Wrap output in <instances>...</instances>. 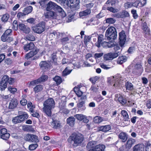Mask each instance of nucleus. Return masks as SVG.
Instances as JSON below:
<instances>
[{"mask_svg":"<svg viewBox=\"0 0 151 151\" xmlns=\"http://www.w3.org/2000/svg\"><path fill=\"white\" fill-rule=\"evenodd\" d=\"M55 102L52 98H49L47 99L43 103L44 107L42 108L43 111L49 117L52 115L51 110L54 108Z\"/></svg>","mask_w":151,"mask_h":151,"instance_id":"nucleus-1","label":"nucleus"},{"mask_svg":"<svg viewBox=\"0 0 151 151\" xmlns=\"http://www.w3.org/2000/svg\"><path fill=\"white\" fill-rule=\"evenodd\" d=\"M83 140V137L80 134H72L68 139V142L71 143L74 147L80 145Z\"/></svg>","mask_w":151,"mask_h":151,"instance_id":"nucleus-2","label":"nucleus"},{"mask_svg":"<svg viewBox=\"0 0 151 151\" xmlns=\"http://www.w3.org/2000/svg\"><path fill=\"white\" fill-rule=\"evenodd\" d=\"M52 9L56 10L59 16H60L62 17H65L66 16L65 13L60 6H58L55 3L50 1L47 4L46 9L47 11H50Z\"/></svg>","mask_w":151,"mask_h":151,"instance_id":"nucleus-3","label":"nucleus"},{"mask_svg":"<svg viewBox=\"0 0 151 151\" xmlns=\"http://www.w3.org/2000/svg\"><path fill=\"white\" fill-rule=\"evenodd\" d=\"M105 36L108 40L112 41L116 39L117 37L116 29L113 27H109L106 32Z\"/></svg>","mask_w":151,"mask_h":151,"instance_id":"nucleus-4","label":"nucleus"},{"mask_svg":"<svg viewBox=\"0 0 151 151\" xmlns=\"http://www.w3.org/2000/svg\"><path fill=\"white\" fill-rule=\"evenodd\" d=\"M45 28V23L43 22H40L32 27V30L35 33L41 34L43 32Z\"/></svg>","mask_w":151,"mask_h":151,"instance_id":"nucleus-5","label":"nucleus"},{"mask_svg":"<svg viewBox=\"0 0 151 151\" xmlns=\"http://www.w3.org/2000/svg\"><path fill=\"white\" fill-rule=\"evenodd\" d=\"M28 117V114L25 112H22V114L14 118L12 120L13 122L15 124L22 122L27 119Z\"/></svg>","mask_w":151,"mask_h":151,"instance_id":"nucleus-6","label":"nucleus"},{"mask_svg":"<svg viewBox=\"0 0 151 151\" xmlns=\"http://www.w3.org/2000/svg\"><path fill=\"white\" fill-rule=\"evenodd\" d=\"M80 3L79 0H67L66 4L72 10L78 9Z\"/></svg>","mask_w":151,"mask_h":151,"instance_id":"nucleus-7","label":"nucleus"},{"mask_svg":"<svg viewBox=\"0 0 151 151\" xmlns=\"http://www.w3.org/2000/svg\"><path fill=\"white\" fill-rule=\"evenodd\" d=\"M10 134L7 132L6 129L4 127L0 126V138L4 140H7L9 137Z\"/></svg>","mask_w":151,"mask_h":151,"instance_id":"nucleus-8","label":"nucleus"},{"mask_svg":"<svg viewBox=\"0 0 151 151\" xmlns=\"http://www.w3.org/2000/svg\"><path fill=\"white\" fill-rule=\"evenodd\" d=\"M57 12H55L52 11H47L44 12V16L46 19L48 20L53 19H57L58 16Z\"/></svg>","mask_w":151,"mask_h":151,"instance_id":"nucleus-9","label":"nucleus"},{"mask_svg":"<svg viewBox=\"0 0 151 151\" xmlns=\"http://www.w3.org/2000/svg\"><path fill=\"white\" fill-rule=\"evenodd\" d=\"M25 140L28 142L37 143L39 142L38 137L35 135L27 134L25 137Z\"/></svg>","mask_w":151,"mask_h":151,"instance_id":"nucleus-10","label":"nucleus"},{"mask_svg":"<svg viewBox=\"0 0 151 151\" xmlns=\"http://www.w3.org/2000/svg\"><path fill=\"white\" fill-rule=\"evenodd\" d=\"M101 44V45L104 47L107 48H111L114 47V49L115 50H120L119 47L117 46H114L113 43L112 42H102Z\"/></svg>","mask_w":151,"mask_h":151,"instance_id":"nucleus-11","label":"nucleus"},{"mask_svg":"<svg viewBox=\"0 0 151 151\" xmlns=\"http://www.w3.org/2000/svg\"><path fill=\"white\" fill-rule=\"evenodd\" d=\"M119 45L122 47L124 44L126 40V35L124 31L119 33Z\"/></svg>","mask_w":151,"mask_h":151,"instance_id":"nucleus-12","label":"nucleus"},{"mask_svg":"<svg viewBox=\"0 0 151 151\" xmlns=\"http://www.w3.org/2000/svg\"><path fill=\"white\" fill-rule=\"evenodd\" d=\"M117 80L114 78V76H111L108 78L107 82L109 83H114V86L115 87H117L119 86L120 83L119 81V79L116 78Z\"/></svg>","mask_w":151,"mask_h":151,"instance_id":"nucleus-13","label":"nucleus"},{"mask_svg":"<svg viewBox=\"0 0 151 151\" xmlns=\"http://www.w3.org/2000/svg\"><path fill=\"white\" fill-rule=\"evenodd\" d=\"M105 148L104 145L99 144L96 145L94 148L90 150L89 151H104Z\"/></svg>","mask_w":151,"mask_h":151,"instance_id":"nucleus-14","label":"nucleus"},{"mask_svg":"<svg viewBox=\"0 0 151 151\" xmlns=\"http://www.w3.org/2000/svg\"><path fill=\"white\" fill-rule=\"evenodd\" d=\"M18 27L20 30L22 31L25 33H28L30 32V28L29 27L26 26L24 24H19L18 25Z\"/></svg>","mask_w":151,"mask_h":151,"instance_id":"nucleus-15","label":"nucleus"},{"mask_svg":"<svg viewBox=\"0 0 151 151\" xmlns=\"http://www.w3.org/2000/svg\"><path fill=\"white\" fill-rule=\"evenodd\" d=\"M146 3V0H141V1H137L133 3V6L136 7H142L144 6Z\"/></svg>","mask_w":151,"mask_h":151,"instance_id":"nucleus-16","label":"nucleus"},{"mask_svg":"<svg viewBox=\"0 0 151 151\" xmlns=\"http://www.w3.org/2000/svg\"><path fill=\"white\" fill-rule=\"evenodd\" d=\"M35 47V45L32 42H30L29 43L25 45L23 47L24 49L26 52L28 51L33 49Z\"/></svg>","mask_w":151,"mask_h":151,"instance_id":"nucleus-17","label":"nucleus"},{"mask_svg":"<svg viewBox=\"0 0 151 151\" xmlns=\"http://www.w3.org/2000/svg\"><path fill=\"white\" fill-rule=\"evenodd\" d=\"M18 104L17 100L14 99H12L10 101L9 105V108L10 109H13L16 108Z\"/></svg>","mask_w":151,"mask_h":151,"instance_id":"nucleus-18","label":"nucleus"},{"mask_svg":"<svg viewBox=\"0 0 151 151\" xmlns=\"http://www.w3.org/2000/svg\"><path fill=\"white\" fill-rule=\"evenodd\" d=\"M111 127L110 125L101 126L98 127V130L104 132H106L109 131L111 129Z\"/></svg>","mask_w":151,"mask_h":151,"instance_id":"nucleus-19","label":"nucleus"},{"mask_svg":"<svg viewBox=\"0 0 151 151\" xmlns=\"http://www.w3.org/2000/svg\"><path fill=\"white\" fill-rule=\"evenodd\" d=\"M96 144V142L95 141H92L89 142L86 146V148L88 151L94 148Z\"/></svg>","mask_w":151,"mask_h":151,"instance_id":"nucleus-20","label":"nucleus"},{"mask_svg":"<svg viewBox=\"0 0 151 151\" xmlns=\"http://www.w3.org/2000/svg\"><path fill=\"white\" fill-rule=\"evenodd\" d=\"M98 35V41L95 43V45L98 47H99L101 46V42L104 40V36L102 35Z\"/></svg>","mask_w":151,"mask_h":151,"instance_id":"nucleus-21","label":"nucleus"},{"mask_svg":"<svg viewBox=\"0 0 151 151\" xmlns=\"http://www.w3.org/2000/svg\"><path fill=\"white\" fill-rule=\"evenodd\" d=\"M51 125L55 129L60 128L61 127L60 122L57 120H53L52 122L51 123Z\"/></svg>","mask_w":151,"mask_h":151,"instance_id":"nucleus-22","label":"nucleus"},{"mask_svg":"<svg viewBox=\"0 0 151 151\" xmlns=\"http://www.w3.org/2000/svg\"><path fill=\"white\" fill-rule=\"evenodd\" d=\"M116 99L122 104H124L126 102V100L122 96L116 95Z\"/></svg>","mask_w":151,"mask_h":151,"instance_id":"nucleus-23","label":"nucleus"},{"mask_svg":"<svg viewBox=\"0 0 151 151\" xmlns=\"http://www.w3.org/2000/svg\"><path fill=\"white\" fill-rule=\"evenodd\" d=\"M38 50L37 49L35 50H34L31 51L29 53L25 55V58L28 59L35 55L37 54Z\"/></svg>","mask_w":151,"mask_h":151,"instance_id":"nucleus-24","label":"nucleus"},{"mask_svg":"<svg viewBox=\"0 0 151 151\" xmlns=\"http://www.w3.org/2000/svg\"><path fill=\"white\" fill-rule=\"evenodd\" d=\"M85 102L83 101H79L77 104L78 110L83 111L85 110L86 107L84 105Z\"/></svg>","mask_w":151,"mask_h":151,"instance_id":"nucleus-25","label":"nucleus"},{"mask_svg":"<svg viewBox=\"0 0 151 151\" xmlns=\"http://www.w3.org/2000/svg\"><path fill=\"white\" fill-rule=\"evenodd\" d=\"M135 140L133 139H129L126 145V148L127 149H129L132 146V145L134 144L135 142Z\"/></svg>","mask_w":151,"mask_h":151,"instance_id":"nucleus-26","label":"nucleus"},{"mask_svg":"<svg viewBox=\"0 0 151 151\" xmlns=\"http://www.w3.org/2000/svg\"><path fill=\"white\" fill-rule=\"evenodd\" d=\"M133 151H144V146L141 144L136 145L133 147Z\"/></svg>","mask_w":151,"mask_h":151,"instance_id":"nucleus-27","label":"nucleus"},{"mask_svg":"<svg viewBox=\"0 0 151 151\" xmlns=\"http://www.w3.org/2000/svg\"><path fill=\"white\" fill-rule=\"evenodd\" d=\"M121 114L123 117V119L124 121H130L129 115L127 112L126 111L124 110H122Z\"/></svg>","mask_w":151,"mask_h":151,"instance_id":"nucleus-28","label":"nucleus"},{"mask_svg":"<svg viewBox=\"0 0 151 151\" xmlns=\"http://www.w3.org/2000/svg\"><path fill=\"white\" fill-rule=\"evenodd\" d=\"M118 137L122 140V141L123 142H126L128 138L127 135L124 132H121L120 133Z\"/></svg>","mask_w":151,"mask_h":151,"instance_id":"nucleus-29","label":"nucleus"},{"mask_svg":"<svg viewBox=\"0 0 151 151\" xmlns=\"http://www.w3.org/2000/svg\"><path fill=\"white\" fill-rule=\"evenodd\" d=\"M127 57L125 56H120L117 59V63H118L121 65L127 61Z\"/></svg>","mask_w":151,"mask_h":151,"instance_id":"nucleus-30","label":"nucleus"},{"mask_svg":"<svg viewBox=\"0 0 151 151\" xmlns=\"http://www.w3.org/2000/svg\"><path fill=\"white\" fill-rule=\"evenodd\" d=\"M75 120V119L74 117L71 116L67 119V123L70 126L72 127L74 124Z\"/></svg>","mask_w":151,"mask_h":151,"instance_id":"nucleus-31","label":"nucleus"},{"mask_svg":"<svg viewBox=\"0 0 151 151\" xmlns=\"http://www.w3.org/2000/svg\"><path fill=\"white\" fill-rule=\"evenodd\" d=\"M91 13V10L90 9H87L84 11L80 12L79 15L80 17H83L90 14Z\"/></svg>","mask_w":151,"mask_h":151,"instance_id":"nucleus-32","label":"nucleus"},{"mask_svg":"<svg viewBox=\"0 0 151 151\" xmlns=\"http://www.w3.org/2000/svg\"><path fill=\"white\" fill-rule=\"evenodd\" d=\"M94 122L96 124H99L104 121V118L99 116H96L93 119Z\"/></svg>","mask_w":151,"mask_h":151,"instance_id":"nucleus-33","label":"nucleus"},{"mask_svg":"<svg viewBox=\"0 0 151 151\" xmlns=\"http://www.w3.org/2000/svg\"><path fill=\"white\" fill-rule=\"evenodd\" d=\"M43 88V86L41 85H37L34 88V91L35 93H37L41 91Z\"/></svg>","mask_w":151,"mask_h":151,"instance_id":"nucleus-34","label":"nucleus"},{"mask_svg":"<svg viewBox=\"0 0 151 151\" xmlns=\"http://www.w3.org/2000/svg\"><path fill=\"white\" fill-rule=\"evenodd\" d=\"M142 26V29L144 32L146 34H149V29L146 23L144 22L143 23Z\"/></svg>","mask_w":151,"mask_h":151,"instance_id":"nucleus-35","label":"nucleus"},{"mask_svg":"<svg viewBox=\"0 0 151 151\" xmlns=\"http://www.w3.org/2000/svg\"><path fill=\"white\" fill-rule=\"evenodd\" d=\"M127 90L131 91L133 89V86L132 84L129 82H127L125 84Z\"/></svg>","mask_w":151,"mask_h":151,"instance_id":"nucleus-36","label":"nucleus"},{"mask_svg":"<svg viewBox=\"0 0 151 151\" xmlns=\"http://www.w3.org/2000/svg\"><path fill=\"white\" fill-rule=\"evenodd\" d=\"M51 58L54 65H58L57 63V58L56 54L55 53H53L51 55Z\"/></svg>","mask_w":151,"mask_h":151,"instance_id":"nucleus-37","label":"nucleus"},{"mask_svg":"<svg viewBox=\"0 0 151 151\" xmlns=\"http://www.w3.org/2000/svg\"><path fill=\"white\" fill-rule=\"evenodd\" d=\"M32 7L31 6H29L24 9V13L26 14L30 13L32 10Z\"/></svg>","mask_w":151,"mask_h":151,"instance_id":"nucleus-38","label":"nucleus"},{"mask_svg":"<svg viewBox=\"0 0 151 151\" xmlns=\"http://www.w3.org/2000/svg\"><path fill=\"white\" fill-rule=\"evenodd\" d=\"M53 80L56 82L57 84L59 85L62 82V80L61 78L58 76H56L53 78Z\"/></svg>","mask_w":151,"mask_h":151,"instance_id":"nucleus-39","label":"nucleus"},{"mask_svg":"<svg viewBox=\"0 0 151 151\" xmlns=\"http://www.w3.org/2000/svg\"><path fill=\"white\" fill-rule=\"evenodd\" d=\"M112 55H111L110 52L105 54L104 55V59L106 60H112Z\"/></svg>","mask_w":151,"mask_h":151,"instance_id":"nucleus-40","label":"nucleus"},{"mask_svg":"<svg viewBox=\"0 0 151 151\" xmlns=\"http://www.w3.org/2000/svg\"><path fill=\"white\" fill-rule=\"evenodd\" d=\"M100 78V77L98 76H95L92 77L89 79V80L93 84H95L96 82Z\"/></svg>","mask_w":151,"mask_h":151,"instance_id":"nucleus-41","label":"nucleus"},{"mask_svg":"<svg viewBox=\"0 0 151 151\" xmlns=\"http://www.w3.org/2000/svg\"><path fill=\"white\" fill-rule=\"evenodd\" d=\"M110 53L111 55H112L111 57L113 59L117 57L120 55V51H115L113 53L110 52Z\"/></svg>","mask_w":151,"mask_h":151,"instance_id":"nucleus-42","label":"nucleus"},{"mask_svg":"<svg viewBox=\"0 0 151 151\" xmlns=\"http://www.w3.org/2000/svg\"><path fill=\"white\" fill-rule=\"evenodd\" d=\"M48 78V76L46 75H44L41 76L38 79L39 83L42 82H43L46 81Z\"/></svg>","mask_w":151,"mask_h":151,"instance_id":"nucleus-43","label":"nucleus"},{"mask_svg":"<svg viewBox=\"0 0 151 151\" xmlns=\"http://www.w3.org/2000/svg\"><path fill=\"white\" fill-rule=\"evenodd\" d=\"M7 83L1 81L0 83V88L1 91L4 90L6 88Z\"/></svg>","mask_w":151,"mask_h":151,"instance_id":"nucleus-44","label":"nucleus"},{"mask_svg":"<svg viewBox=\"0 0 151 151\" xmlns=\"http://www.w3.org/2000/svg\"><path fill=\"white\" fill-rule=\"evenodd\" d=\"M38 146V145L36 143L35 144H32L30 145L29 147V149L30 150H35Z\"/></svg>","mask_w":151,"mask_h":151,"instance_id":"nucleus-45","label":"nucleus"},{"mask_svg":"<svg viewBox=\"0 0 151 151\" xmlns=\"http://www.w3.org/2000/svg\"><path fill=\"white\" fill-rule=\"evenodd\" d=\"M74 14L73 13L69 14L67 18V22H69L72 21L74 17Z\"/></svg>","mask_w":151,"mask_h":151,"instance_id":"nucleus-46","label":"nucleus"},{"mask_svg":"<svg viewBox=\"0 0 151 151\" xmlns=\"http://www.w3.org/2000/svg\"><path fill=\"white\" fill-rule=\"evenodd\" d=\"M9 17V14H6L4 15L1 18L3 22H6Z\"/></svg>","mask_w":151,"mask_h":151,"instance_id":"nucleus-47","label":"nucleus"},{"mask_svg":"<svg viewBox=\"0 0 151 151\" xmlns=\"http://www.w3.org/2000/svg\"><path fill=\"white\" fill-rule=\"evenodd\" d=\"M134 65L136 66H142V65L140 60L137 59H135L133 61Z\"/></svg>","mask_w":151,"mask_h":151,"instance_id":"nucleus-48","label":"nucleus"},{"mask_svg":"<svg viewBox=\"0 0 151 151\" xmlns=\"http://www.w3.org/2000/svg\"><path fill=\"white\" fill-rule=\"evenodd\" d=\"M50 34L52 35V36H53V35L54 36H56L57 37L59 38L60 36L63 35L64 34L60 32H57L55 31H54L50 33Z\"/></svg>","mask_w":151,"mask_h":151,"instance_id":"nucleus-49","label":"nucleus"},{"mask_svg":"<svg viewBox=\"0 0 151 151\" xmlns=\"http://www.w3.org/2000/svg\"><path fill=\"white\" fill-rule=\"evenodd\" d=\"M25 38L27 40L31 41H34L35 40V37L32 35H27Z\"/></svg>","mask_w":151,"mask_h":151,"instance_id":"nucleus-50","label":"nucleus"},{"mask_svg":"<svg viewBox=\"0 0 151 151\" xmlns=\"http://www.w3.org/2000/svg\"><path fill=\"white\" fill-rule=\"evenodd\" d=\"M84 115L79 114H76L74 116L79 121H82V119Z\"/></svg>","mask_w":151,"mask_h":151,"instance_id":"nucleus-51","label":"nucleus"},{"mask_svg":"<svg viewBox=\"0 0 151 151\" xmlns=\"http://www.w3.org/2000/svg\"><path fill=\"white\" fill-rule=\"evenodd\" d=\"M8 90L12 93L14 94L17 91V89L12 86H9L8 88Z\"/></svg>","mask_w":151,"mask_h":151,"instance_id":"nucleus-52","label":"nucleus"},{"mask_svg":"<svg viewBox=\"0 0 151 151\" xmlns=\"http://www.w3.org/2000/svg\"><path fill=\"white\" fill-rule=\"evenodd\" d=\"M72 70L68 71L67 67L65 69V70L63 71L62 73V76H65L69 74L72 71Z\"/></svg>","mask_w":151,"mask_h":151,"instance_id":"nucleus-53","label":"nucleus"},{"mask_svg":"<svg viewBox=\"0 0 151 151\" xmlns=\"http://www.w3.org/2000/svg\"><path fill=\"white\" fill-rule=\"evenodd\" d=\"M115 19L111 18H109L106 19V22L109 24H113L115 22Z\"/></svg>","mask_w":151,"mask_h":151,"instance_id":"nucleus-54","label":"nucleus"},{"mask_svg":"<svg viewBox=\"0 0 151 151\" xmlns=\"http://www.w3.org/2000/svg\"><path fill=\"white\" fill-rule=\"evenodd\" d=\"M133 6V3L129 2H127L125 3L124 7L126 9L130 8Z\"/></svg>","mask_w":151,"mask_h":151,"instance_id":"nucleus-55","label":"nucleus"},{"mask_svg":"<svg viewBox=\"0 0 151 151\" xmlns=\"http://www.w3.org/2000/svg\"><path fill=\"white\" fill-rule=\"evenodd\" d=\"M9 76L7 75H4L2 78L1 81L7 83L9 81Z\"/></svg>","mask_w":151,"mask_h":151,"instance_id":"nucleus-56","label":"nucleus"},{"mask_svg":"<svg viewBox=\"0 0 151 151\" xmlns=\"http://www.w3.org/2000/svg\"><path fill=\"white\" fill-rule=\"evenodd\" d=\"M18 25L17 24V20H15L13 23L12 28L14 30H16L17 29Z\"/></svg>","mask_w":151,"mask_h":151,"instance_id":"nucleus-57","label":"nucleus"},{"mask_svg":"<svg viewBox=\"0 0 151 151\" xmlns=\"http://www.w3.org/2000/svg\"><path fill=\"white\" fill-rule=\"evenodd\" d=\"M99 86H98L92 85L90 88V90L93 92H96Z\"/></svg>","mask_w":151,"mask_h":151,"instance_id":"nucleus-58","label":"nucleus"},{"mask_svg":"<svg viewBox=\"0 0 151 151\" xmlns=\"http://www.w3.org/2000/svg\"><path fill=\"white\" fill-rule=\"evenodd\" d=\"M104 55V53L101 52L99 53H96L93 56V57L97 59L100 58Z\"/></svg>","mask_w":151,"mask_h":151,"instance_id":"nucleus-59","label":"nucleus"},{"mask_svg":"<svg viewBox=\"0 0 151 151\" xmlns=\"http://www.w3.org/2000/svg\"><path fill=\"white\" fill-rule=\"evenodd\" d=\"M26 15L24 13L19 12L18 13L17 17L18 19H20L24 17Z\"/></svg>","mask_w":151,"mask_h":151,"instance_id":"nucleus-60","label":"nucleus"},{"mask_svg":"<svg viewBox=\"0 0 151 151\" xmlns=\"http://www.w3.org/2000/svg\"><path fill=\"white\" fill-rule=\"evenodd\" d=\"M107 9L113 13L117 12L118 11L117 9H114L112 7H108L107 8Z\"/></svg>","mask_w":151,"mask_h":151,"instance_id":"nucleus-61","label":"nucleus"},{"mask_svg":"<svg viewBox=\"0 0 151 151\" xmlns=\"http://www.w3.org/2000/svg\"><path fill=\"white\" fill-rule=\"evenodd\" d=\"M131 13L132 14L133 17L134 19H136L138 17V15L137 13L136 10L133 9L131 11Z\"/></svg>","mask_w":151,"mask_h":151,"instance_id":"nucleus-62","label":"nucleus"},{"mask_svg":"<svg viewBox=\"0 0 151 151\" xmlns=\"http://www.w3.org/2000/svg\"><path fill=\"white\" fill-rule=\"evenodd\" d=\"M8 36L4 33L1 37V40L3 42H5L7 40H8Z\"/></svg>","mask_w":151,"mask_h":151,"instance_id":"nucleus-63","label":"nucleus"},{"mask_svg":"<svg viewBox=\"0 0 151 151\" xmlns=\"http://www.w3.org/2000/svg\"><path fill=\"white\" fill-rule=\"evenodd\" d=\"M48 61H42L40 63V66H47L48 65Z\"/></svg>","mask_w":151,"mask_h":151,"instance_id":"nucleus-64","label":"nucleus"}]
</instances>
